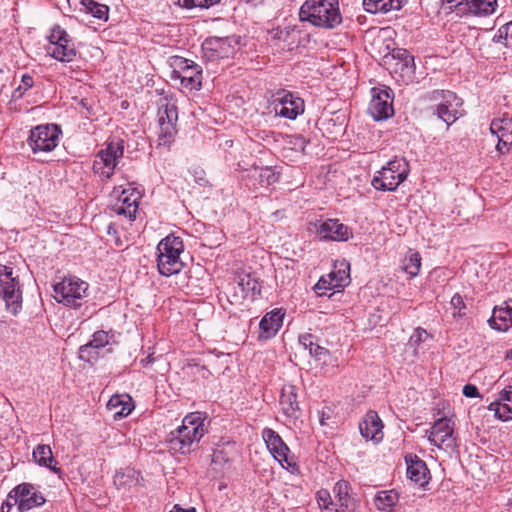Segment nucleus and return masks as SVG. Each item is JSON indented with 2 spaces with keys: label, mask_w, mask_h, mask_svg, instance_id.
<instances>
[{
  "label": "nucleus",
  "mask_w": 512,
  "mask_h": 512,
  "mask_svg": "<svg viewBox=\"0 0 512 512\" xmlns=\"http://www.w3.org/2000/svg\"><path fill=\"white\" fill-rule=\"evenodd\" d=\"M237 285L245 296L249 294L255 296L260 293L258 281L249 274L239 275L237 277Z\"/></svg>",
  "instance_id": "40"
},
{
  "label": "nucleus",
  "mask_w": 512,
  "mask_h": 512,
  "mask_svg": "<svg viewBox=\"0 0 512 512\" xmlns=\"http://www.w3.org/2000/svg\"><path fill=\"white\" fill-rule=\"evenodd\" d=\"M107 233H108L109 235H112V236H114V235L116 234V229H115V227H114V225H113V224H109V225L107 226Z\"/></svg>",
  "instance_id": "58"
},
{
  "label": "nucleus",
  "mask_w": 512,
  "mask_h": 512,
  "mask_svg": "<svg viewBox=\"0 0 512 512\" xmlns=\"http://www.w3.org/2000/svg\"><path fill=\"white\" fill-rule=\"evenodd\" d=\"M60 128L55 124H42L30 130L27 144L33 153L51 152L59 142Z\"/></svg>",
  "instance_id": "15"
},
{
  "label": "nucleus",
  "mask_w": 512,
  "mask_h": 512,
  "mask_svg": "<svg viewBox=\"0 0 512 512\" xmlns=\"http://www.w3.org/2000/svg\"><path fill=\"white\" fill-rule=\"evenodd\" d=\"M12 509H13V508L5 507V512H12V511H11Z\"/></svg>",
  "instance_id": "63"
},
{
  "label": "nucleus",
  "mask_w": 512,
  "mask_h": 512,
  "mask_svg": "<svg viewBox=\"0 0 512 512\" xmlns=\"http://www.w3.org/2000/svg\"><path fill=\"white\" fill-rule=\"evenodd\" d=\"M0 297L4 300L6 309L16 315L22 308V292L18 277L14 276L13 268L0 265Z\"/></svg>",
  "instance_id": "12"
},
{
  "label": "nucleus",
  "mask_w": 512,
  "mask_h": 512,
  "mask_svg": "<svg viewBox=\"0 0 512 512\" xmlns=\"http://www.w3.org/2000/svg\"><path fill=\"white\" fill-rule=\"evenodd\" d=\"M349 283V273L345 269L333 270L329 274L322 276L315 284L314 289L322 296L326 291H338Z\"/></svg>",
  "instance_id": "25"
},
{
  "label": "nucleus",
  "mask_w": 512,
  "mask_h": 512,
  "mask_svg": "<svg viewBox=\"0 0 512 512\" xmlns=\"http://www.w3.org/2000/svg\"><path fill=\"white\" fill-rule=\"evenodd\" d=\"M46 52L49 56L61 62H70L76 55V50L69 34L60 26H55L48 37Z\"/></svg>",
  "instance_id": "16"
},
{
  "label": "nucleus",
  "mask_w": 512,
  "mask_h": 512,
  "mask_svg": "<svg viewBox=\"0 0 512 512\" xmlns=\"http://www.w3.org/2000/svg\"><path fill=\"white\" fill-rule=\"evenodd\" d=\"M299 18L325 29H333L342 22L338 0H306L300 7Z\"/></svg>",
  "instance_id": "4"
},
{
  "label": "nucleus",
  "mask_w": 512,
  "mask_h": 512,
  "mask_svg": "<svg viewBox=\"0 0 512 512\" xmlns=\"http://www.w3.org/2000/svg\"><path fill=\"white\" fill-rule=\"evenodd\" d=\"M124 155V142L120 139H113L106 143L95 156L93 171L102 180L110 179L114 170Z\"/></svg>",
  "instance_id": "8"
},
{
  "label": "nucleus",
  "mask_w": 512,
  "mask_h": 512,
  "mask_svg": "<svg viewBox=\"0 0 512 512\" xmlns=\"http://www.w3.org/2000/svg\"><path fill=\"white\" fill-rule=\"evenodd\" d=\"M25 92L26 91H23V89L20 86H18L13 92V97L21 98Z\"/></svg>",
  "instance_id": "56"
},
{
  "label": "nucleus",
  "mask_w": 512,
  "mask_h": 512,
  "mask_svg": "<svg viewBox=\"0 0 512 512\" xmlns=\"http://www.w3.org/2000/svg\"><path fill=\"white\" fill-rule=\"evenodd\" d=\"M206 433L205 418L200 412L187 414L182 424L169 434V448L174 453L187 455L194 451Z\"/></svg>",
  "instance_id": "3"
},
{
  "label": "nucleus",
  "mask_w": 512,
  "mask_h": 512,
  "mask_svg": "<svg viewBox=\"0 0 512 512\" xmlns=\"http://www.w3.org/2000/svg\"><path fill=\"white\" fill-rule=\"evenodd\" d=\"M116 334L114 331H96L92 339L82 345L79 348V358L84 361H91L93 359L97 358V352L94 351L95 349H101L104 348L107 345L114 344L116 342Z\"/></svg>",
  "instance_id": "22"
},
{
  "label": "nucleus",
  "mask_w": 512,
  "mask_h": 512,
  "mask_svg": "<svg viewBox=\"0 0 512 512\" xmlns=\"http://www.w3.org/2000/svg\"><path fill=\"white\" fill-rule=\"evenodd\" d=\"M506 359H511V360H512V349H510V350L506 353Z\"/></svg>",
  "instance_id": "60"
},
{
  "label": "nucleus",
  "mask_w": 512,
  "mask_h": 512,
  "mask_svg": "<svg viewBox=\"0 0 512 512\" xmlns=\"http://www.w3.org/2000/svg\"><path fill=\"white\" fill-rule=\"evenodd\" d=\"M255 174H257L259 183L262 186H269L278 180L277 173L271 167L255 169Z\"/></svg>",
  "instance_id": "42"
},
{
  "label": "nucleus",
  "mask_w": 512,
  "mask_h": 512,
  "mask_svg": "<svg viewBox=\"0 0 512 512\" xmlns=\"http://www.w3.org/2000/svg\"><path fill=\"white\" fill-rule=\"evenodd\" d=\"M363 7L371 14L387 13L399 10L402 7V0H363Z\"/></svg>",
  "instance_id": "36"
},
{
  "label": "nucleus",
  "mask_w": 512,
  "mask_h": 512,
  "mask_svg": "<svg viewBox=\"0 0 512 512\" xmlns=\"http://www.w3.org/2000/svg\"><path fill=\"white\" fill-rule=\"evenodd\" d=\"M174 1H175V3H176V4H178L179 6H181V4H182V1H183V0H174Z\"/></svg>",
  "instance_id": "62"
},
{
  "label": "nucleus",
  "mask_w": 512,
  "mask_h": 512,
  "mask_svg": "<svg viewBox=\"0 0 512 512\" xmlns=\"http://www.w3.org/2000/svg\"><path fill=\"white\" fill-rule=\"evenodd\" d=\"M383 424L375 411H369L359 424L361 435L370 440L379 441L383 437Z\"/></svg>",
  "instance_id": "27"
},
{
  "label": "nucleus",
  "mask_w": 512,
  "mask_h": 512,
  "mask_svg": "<svg viewBox=\"0 0 512 512\" xmlns=\"http://www.w3.org/2000/svg\"><path fill=\"white\" fill-rule=\"evenodd\" d=\"M317 233L320 238L332 241H348L352 236V230L338 219H327L317 225Z\"/></svg>",
  "instance_id": "24"
},
{
  "label": "nucleus",
  "mask_w": 512,
  "mask_h": 512,
  "mask_svg": "<svg viewBox=\"0 0 512 512\" xmlns=\"http://www.w3.org/2000/svg\"><path fill=\"white\" fill-rule=\"evenodd\" d=\"M463 394L469 398H474L479 395L477 387L471 384H467L463 387Z\"/></svg>",
  "instance_id": "51"
},
{
  "label": "nucleus",
  "mask_w": 512,
  "mask_h": 512,
  "mask_svg": "<svg viewBox=\"0 0 512 512\" xmlns=\"http://www.w3.org/2000/svg\"><path fill=\"white\" fill-rule=\"evenodd\" d=\"M446 2H447L448 4H452V3H454V6H453V7H451V9H452V11L457 15V6H458V4H459V3H464L465 1H463V0H446Z\"/></svg>",
  "instance_id": "55"
},
{
  "label": "nucleus",
  "mask_w": 512,
  "mask_h": 512,
  "mask_svg": "<svg viewBox=\"0 0 512 512\" xmlns=\"http://www.w3.org/2000/svg\"><path fill=\"white\" fill-rule=\"evenodd\" d=\"M53 290L57 302L76 308L81 306L86 297L88 284L76 276H69L54 284Z\"/></svg>",
  "instance_id": "10"
},
{
  "label": "nucleus",
  "mask_w": 512,
  "mask_h": 512,
  "mask_svg": "<svg viewBox=\"0 0 512 512\" xmlns=\"http://www.w3.org/2000/svg\"><path fill=\"white\" fill-rule=\"evenodd\" d=\"M454 428L455 424L450 418H439L435 420L432 427L426 431L428 441L439 449L446 451L454 450L457 447Z\"/></svg>",
  "instance_id": "17"
},
{
  "label": "nucleus",
  "mask_w": 512,
  "mask_h": 512,
  "mask_svg": "<svg viewBox=\"0 0 512 512\" xmlns=\"http://www.w3.org/2000/svg\"><path fill=\"white\" fill-rule=\"evenodd\" d=\"M220 0H183L181 7L185 9L201 8L207 9L217 4Z\"/></svg>",
  "instance_id": "43"
},
{
  "label": "nucleus",
  "mask_w": 512,
  "mask_h": 512,
  "mask_svg": "<svg viewBox=\"0 0 512 512\" xmlns=\"http://www.w3.org/2000/svg\"><path fill=\"white\" fill-rule=\"evenodd\" d=\"M279 404L282 413L288 417L296 419L299 414V403L297 401L296 388L293 385H285L282 388Z\"/></svg>",
  "instance_id": "30"
},
{
  "label": "nucleus",
  "mask_w": 512,
  "mask_h": 512,
  "mask_svg": "<svg viewBox=\"0 0 512 512\" xmlns=\"http://www.w3.org/2000/svg\"><path fill=\"white\" fill-rule=\"evenodd\" d=\"M450 305L453 308V316L454 317H464L466 315V305L463 301V298L459 294H455L450 301Z\"/></svg>",
  "instance_id": "44"
},
{
  "label": "nucleus",
  "mask_w": 512,
  "mask_h": 512,
  "mask_svg": "<svg viewBox=\"0 0 512 512\" xmlns=\"http://www.w3.org/2000/svg\"><path fill=\"white\" fill-rule=\"evenodd\" d=\"M82 9L93 17L106 21L108 19L109 8L105 4L98 3L96 0H81Z\"/></svg>",
  "instance_id": "38"
},
{
  "label": "nucleus",
  "mask_w": 512,
  "mask_h": 512,
  "mask_svg": "<svg viewBox=\"0 0 512 512\" xmlns=\"http://www.w3.org/2000/svg\"><path fill=\"white\" fill-rule=\"evenodd\" d=\"M373 96L369 103L368 112L376 121L388 119L393 116L392 98L388 90L373 89Z\"/></svg>",
  "instance_id": "23"
},
{
  "label": "nucleus",
  "mask_w": 512,
  "mask_h": 512,
  "mask_svg": "<svg viewBox=\"0 0 512 512\" xmlns=\"http://www.w3.org/2000/svg\"><path fill=\"white\" fill-rule=\"evenodd\" d=\"M261 435L268 451L281 467L293 474L298 473L299 467L295 458L281 436L273 429L267 427L262 430Z\"/></svg>",
  "instance_id": "13"
},
{
  "label": "nucleus",
  "mask_w": 512,
  "mask_h": 512,
  "mask_svg": "<svg viewBox=\"0 0 512 512\" xmlns=\"http://www.w3.org/2000/svg\"><path fill=\"white\" fill-rule=\"evenodd\" d=\"M206 433L205 418L200 412L187 414L182 424L169 434V448L174 453L187 455L194 451Z\"/></svg>",
  "instance_id": "2"
},
{
  "label": "nucleus",
  "mask_w": 512,
  "mask_h": 512,
  "mask_svg": "<svg viewBox=\"0 0 512 512\" xmlns=\"http://www.w3.org/2000/svg\"><path fill=\"white\" fill-rule=\"evenodd\" d=\"M488 322L491 328L501 332L512 327V298L505 302L504 307H495Z\"/></svg>",
  "instance_id": "29"
},
{
  "label": "nucleus",
  "mask_w": 512,
  "mask_h": 512,
  "mask_svg": "<svg viewBox=\"0 0 512 512\" xmlns=\"http://www.w3.org/2000/svg\"><path fill=\"white\" fill-rule=\"evenodd\" d=\"M490 132L498 139L496 150L501 154L512 151V114H504L490 123Z\"/></svg>",
  "instance_id": "21"
},
{
  "label": "nucleus",
  "mask_w": 512,
  "mask_h": 512,
  "mask_svg": "<svg viewBox=\"0 0 512 512\" xmlns=\"http://www.w3.org/2000/svg\"><path fill=\"white\" fill-rule=\"evenodd\" d=\"M309 354L316 360L320 361L325 360L326 356L329 354V351L317 343L314 348H311Z\"/></svg>",
  "instance_id": "47"
},
{
  "label": "nucleus",
  "mask_w": 512,
  "mask_h": 512,
  "mask_svg": "<svg viewBox=\"0 0 512 512\" xmlns=\"http://www.w3.org/2000/svg\"><path fill=\"white\" fill-rule=\"evenodd\" d=\"M178 111L174 103L165 102L158 108V147L169 150L177 134Z\"/></svg>",
  "instance_id": "14"
},
{
  "label": "nucleus",
  "mask_w": 512,
  "mask_h": 512,
  "mask_svg": "<svg viewBox=\"0 0 512 512\" xmlns=\"http://www.w3.org/2000/svg\"><path fill=\"white\" fill-rule=\"evenodd\" d=\"M289 143L292 145V149L303 153L308 144V140H306L302 135H295L291 137Z\"/></svg>",
  "instance_id": "46"
},
{
  "label": "nucleus",
  "mask_w": 512,
  "mask_h": 512,
  "mask_svg": "<svg viewBox=\"0 0 512 512\" xmlns=\"http://www.w3.org/2000/svg\"><path fill=\"white\" fill-rule=\"evenodd\" d=\"M272 107L277 116L295 120L304 112V101L292 92L281 90L272 96Z\"/></svg>",
  "instance_id": "19"
},
{
  "label": "nucleus",
  "mask_w": 512,
  "mask_h": 512,
  "mask_svg": "<svg viewBox=\"0 0 512 512\" xmlns=\"http://www.w3.org/2000/svg\"><path fill=\"white\" fill-rule=\"evenodd\" d=\"M107 409L113 412V417L115 420L127 417L133 409L131 404V397L126 394L113 395L107 403Z\"/></svg>",
  "instance_id": "33"
},
{
  "label": "nucleus",
  "mask_w": 512,
  "mask_h": 512,
  "mask_svg": "<svg viewBox=\"0 0 512 512\" xmlns=\"http://www.w3.org/2000/svg\"><path fill=\"white\" fill-rule=\"evenodd\" d=\"M290 33L289 28H285L284 30H280L276 33V37L280 40H286V36Z\"/></svg>",
  "instance_id": "53"
},
{
  "label": "nucleus",
  "mask_w": 512,
  "mask_h": 512,
  "mask_svg": "<svg viewBox=\"0 0 512 512\" xmlns=\"http://www.w3.org/2000/svg\"><path fill=\"white\" fill-rule=\"evenodd\" d=\"M184 244L180 237L168 235L157 245V267L161 275L169 277L178 274L184 266L181 254Z\"/></svg>",
  "instance_id": "5"
},
{
  "label": "nucleus",
  "mask_w": 512,
  "mask_h": 512,
  "mask_svg": "<svg viewBox=\"0 0 512 512\" xmlns=\"http://www.w3.org/2000/svg\"><path fill=\"white\" fill-rule=\"evenodd\" d=\"M335 496L338 498L339 506L341 508H347L350 502V487L347 481L341 480L338 481L333 489Z\"/></svg>",
  "instance_id": "41"
},
{
  "label": "nucleus",
  "mask_w": 512,
  "mask_h": 512,
  "mask_svg": "<svg viewBox=\"0 0 512 512\" xmlns=\"http://www.w3.org/2000/svg\"><path fill=\"white\" fill-rule=\"evenodd\" d=\"M298 340H299V344L301 346H303V348H304L305 346H307V344L309 342L316 340V337L310 333H304V334L299 335Z\"/></svg>",
  "instance_id": "52"
},
{
  "label": "nucleus",
  "mask_w": 512,
  "mask_h": 512,
  "mask_svg": "<svg viewBox=\"0 0 512 512\" xmlns=\"http://www.w3.org/2000/svg\"><path fill=\"white\" fill-rule=\"evenodd\" d=\"M426 99L432 102V114L451 126L461 116L463 101L450 90H433L426 95Z\"/></svg>",
  "instance_id": "6"
},
{
  "label": "nucleus",
  "mask_w": 512,
  "mask_h": 512,
  "mask_svg": "<svg viewBox=\"0 0 512 512\" xmlns=\"http://www.w3.org/2000/svg\"><path fill=\"white\" fill-rule=\"evenodd\" d=\"M45 501L44 496L32 484L22 483L9 492L1 510L5 512V507L17 506L19 512H26L34 507L42 506Z\"/></svg>",
  "instance_id": "11"
},
{
  "label": "nucleus",
  "mask_w": 512,
  "mask_h": 512,
  "mask_svg": "<svg viewBox=\"0 0 512 512\" xmlns=\"http://www.w3.org/2000/svg\"><path fill=\"white\" fill-rule=\"evenodd\" d=\"M170 512H196L194 508H191V509H183V508H180L178 505H175L174 506V509Z\"/></svg>",
  "instance_id": "57"
},
{
  "label": "nucleus",
  "mask_w": 512,
  "mask_h": 512,
  "mask_svg": "<svg viewBox=\"0 0 512 512\" xmlns=\"http://www.w3.org/2000/svg\"><path fill=\"white\" fill-rule=\"evenodd\" d=\"M399 500L394 490L379 491L374 497V505L380 511L390 512Z\"/></svg>",
  "instance_id": "37"
},
{
  "label": "nucleus",
  "mask_w": 512,
  "mask_h": 512,
  "mask_svg": "<svg viewBox=\"0 0 512 512\" xmlns=\"http://www.w3.org/2000/svg\"><path fill=\"white\" fill-rule=\"evenodd\" d=\"M325 421H326V418L322 417V418L320 419V423H321V425H325Z\"/></svg>",
  "instance_id": "61"
},
{
  "label": "nucleus",
  "mask_w": 512,
  "mask_h": 512,
  "mask_svg": "<svg viewBox=\"0 0 512 512\" xmlns=\"http://www.w3.org/2000/svg\"><path fill=\"white\" fill-rule=\"evenodd\" d=\"M32 455L35 462L40 466L46 467L56 474L61 473V469L57 467V461L54 459L49 445H37L34 448Z\"/></svg>",
  "instance_id": "34"
},
{
  "label": "nucleus",
  "mask_w": 512,
  "mask_h": 512,
  "mask_svg": "<svg viewBox=\"0 0 512 512\" xmlns=\"http://www.w3.org/2000/svg\"><path fill=\"white\" fill-rule=\"evenodd\" d=\"M175 64L178 70L173 71V78L180 80L181 85L189 90H198L202 80L200 67L185 58H177Z\"/></svg>",
  "instance_id": "20"
},
{
  "label": "nucleus",
  "mask_w": 512,
  "mask_h": 512,
  "mask_svg": "<svg viewBox=\"0 0 512 512\" xmlns=\"http://www.w3.org/2000/svg\"><path fill=\"white\" fill-rule=\"evenodd\" d=\"M155 361V358L153 357V353L149 354L145 359L141 360V363L143 366H147Z\"/></svg>",
  "instance_id": "54"
},
{
  "label": "nucleus",
  "mask_w": 512,
  "mask_h": 512,
  "mask_svg": "<svg viewBox=\"0 0 512 512\" xmlns=\"http://www.w3.org/2000/svg\"><path fill=\"white\" fill-rule=\"evenodd\" d=\"M421 268V256L418 252L409 250L403 260L402 269L405 271L411 278L416 277Z\"/></svg>",
  "instance_id": "39"
},
{
  "label": "nucleus",
  "mask_w": 512,
  "mask_h": 512,
  "mask_svg": "<svg viewBox=\"0 0 512 512\" xmlns=\"http://www.w3.org/2000/svg\"><path fill=\"white\" fill-rule=\"evenodd\" d=\"M283 317L281 310L266 313L259 323L260 337L269 339L275 336L282 326Z\"/></svg>",
  "instance_id": "31"
},
{
  "label": "nucleus",
  "mask_w": 512,
  "mask_h": 512,
  "mask_svg": "<svg viewBox=\"0 0 512 512\" xmlns=\"http://www.w3.org/2000/svg\"><path fill=\"white\" fill-rule=\"evenodd\" d=\"M34 84L33 77L29 74H24L21 77V84L19 85L23 91H27L30 89Z\"/></svg>",
  "instance_id": "49"
},
{
  "label": "nucleus",
  "mask_w": 512,
  "mask_h": 512,
  "mask_svg": "<svg viewBox=\"0 0 512 512\" xmlns=\"http://www.w3.org/2000/svg\"><path fill=\"white\" fill-rule=\"evenodd\" d=\"M428 337V333L426 330L417 328L414 330L413 334L410 336L409 345L416 348L421 342H423Z\"/></svg>",
  "instance_id": "45"
},
{
  "label": "nucleus",
  "mask_w": 512,
  "mask_h": 512,
  "mask_svg": "<svg viewBox=\"0 0 512 512\" xmlns=\"http://www.w3.org/2000/svg\"><path fill=\"white\" fill-rule=\"evenodd\" d=\"M510 33H512V21L505 24L498 30V35L494 37V40L499 42L503 37L507 38Z\"/></svg>",
  "instance_id": "48"
},
{
  "label": "nucleus",
  "mask_w": 512,
  "mask_h": 512,
  "mask_svg": "<svg viewBox=\"0 0 512 512\" xmlns=\"http://www.w3.org/2000/svg\"><path fill=\"white\" fill-rule=\"evenodd\" d=\"M488 410L501 421L512 420V386L503 389L499 398L490 403Z\"/></svg>",
  "instance_id": "26"
},
{
  "label": "nucleus",
  "mask_w": 512,
  "mask_h": 512,
  "mask_svg": "<svg viewBox=\"0 0 512 512\" xmlns=\"http://www.w3.org/2000/svg\"><path fill=\"white\" fill-rule=\"evenodd\" d=\"M397 60L395 72H400L402 76L411 78L415 71L414 57L406 49H396L392 54Z\"/></svg>",
  "instance_id": "35"
},
{
  "label": "nucleus",
  "mask_w": 512,
  "mask_h": 512,
  "mask_svg": "<svg viewBox=\"0 0 512 512\" xmlns=\"http://www.w3.org/2000/svg\"><path fill=\"white\" fill-rule=\"evenodd\" d=\"M240 44L238 36L210 37L202 44L204 57L209 61L229 58L235 54Z\"/></svg>",
  "instance_id": "18"
},
{
  "label": "nucleus",
  "mask_w": 512,
  "mask_h": 512,
  "mask_svg": "<svg viewBox=\"0 0 512 512\" xmlns=\"http://www.w3.org/2000/svg\"><path fill=\"white\" fill-rule=\"evenodd\" d=\"M407 464V477L418 484L424 486L428 483L429 470L426 463L416 455L409 454L405 457Z\"/></svg>",
  "instance_id": "28"
},
{
  "label": "nucleus",
  "mask_w": 512,
  "mask_h": 512,
  "mask_svg": "<svg viewBox=\"0 0 512 512\" xmlns=\"http://www.w3.org/2000/svg\"><path fill=\"white\" fill-rule=\"evenodd\" d=\"M143 480L140 472L131 467L117 471L114 476L115 486L123 490H131L138 486H143Z\"/></svg>",
  "instance_id": "32"
},
{
  "label": "nucleus",
  "mask_w": 512,
  "mask_h": 512,
  "mask_svg": "<svg viewBox=\"0 0 512 512\" xmlns=\"http://www.w3.org/2000/svg\"><path fill=\"white\" fill-rule=\"evenodd\" d=\"M329 498H330V495L327 491L323 490V491L318 492V502L321 507H324L326 509L329 508V504H330L328 502Z\"/></svg>",
  "instance_id": "50"
},
{
  "label": "nucleus",
  "mask_w": 512,
  "mask_h": 512,
  "mask_svg": "<svg viewBox=\"0 0 512 512\" xmlns=\"http://www.w3.org/2000/svg\"><path fill=\"white\" fill-rule=\"evenodd\" d=\"M141 197V192L131 184L125 187H114L111 193L113 203L110 205V209L114 214L133 221L136 218Z\"/></svg>",
  "instance_id": "9"
},
{
  "label": "nucleus",
  "mask_w": 512,
  "mask_h": 512,
  "mask_svg": "<svg viewBox=\"0 0 512 512\" xmlns=\"http://www.w3.org/2000/svg\"><path fill=\"white\" fill-rule=\"evenodd\" d=\"M409 172L406 159L395 157L376 172L371 184L379 191H395L407 179Z\"/></svg>",
  "instance_id": "7"
},
{
  "label": "nucleus",
  "mask_w": 512,
  "mask_h": 512,
  "mask_svg": "<svg viewBox=\"0 0 512 512\" xmlns=\"http://www.w3.org/2000/svg\"><path fill=\"white\" fill-rule=\"evenodd\" d=\"M206 433L205 418L200 412L187 414L182 424L169 434V448L174 453L187 455L194 451Z\"/></svg>",
  "instance_id": "1"
},
{
  "label": "nucleus",
  "mask_w": 512,
  "mask_h": 512,
  "mask_svg": "<svg viewBox=\"0 0 512 512\" xmlns=\"http://www.w3.org/2000/svg\"><path fill=\"white\" fill-rule=\"evenodd\" d=\"M317 344L316 340L314 341H311L307 344V346L304 347L305 350H308L309 352L311 351V348H314L315 345Z\"/></svg>",
  "instance_id": "59"
}]
</instances>
